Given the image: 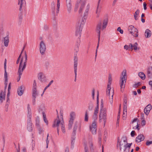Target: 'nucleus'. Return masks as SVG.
I'll return each instance as SVG.
<instances>
[{"label": "nucleus", "mask_w": 152, "mask_h": 152, "mask_svg": "<svg viewBox=\"0 0 152 152\" xmlns=\"http://www.w3.org/2000/svg\"><path fill=\"white\" fill-rule=\"evenodd\" d=\"M132 144V143H128L127 138L125 136H123L121 140L119 138H118L117 146L121 151L124 152H129Z\"/></svg>", "instance_id": "1"}, {"label": "nucleus", "mask_w": 152, "mask_h": 152, "mask_svg": "<svg viewBox=\"0 0 152 152\" xmlns=\"http://www.w3.org/2000/svg\"><path fill=\"white\" fill-rule=\"evenodd\" d=\"M107 23L108 20L106 18L103 20L102 23L101 21H100L99 22L96 26V31L98 34V43L97 46V48H98L99 45L100 34V31L103 30L105 29L107 26Z\"/></svg>", "instance_id": "2"}, {"label": "nucleus", "mask_w": 152, "mask_h": 152, "mask_svg": "<svg viewBox=\"0 0 152 152\" xmlns=\"http://www.w3.org/2000/svg\"><path fill=\"white\" fill-rule=\"evenodd\" d=\"M112 81V77L111 75H109L108 77V81L107 86V95L109 96V101L111 104L113 102V97L114 95V91L111 90V85Z\"/></svg>", "instance_id": "3"}, {"label": "nucleus", "mask_w": 152, "mask_h": 152, "mask_svg": "<svg viewBox=\"0 0 152 152\" xmlns=\"http://www.w3.org/2000/svg\"><path fill=\"white\" fill-rule=\"evenodd\" d=\"M85 16L86 14L85 13H84L83 18L81 20L79 21V25L77 26L76 27L75 35L76 36L78 37V39H79L78 40L80 39L79 38L81 36V31L85 24L86 22Z\"/></svg>", "instance_id": "4"}, {"label": "nucleus", "mask_w": 152, "mask_h": 152, "mask_svg": "<svg viewBox=\"0 0 152 152\" xmlns=\"http://www.w3.org/2000/svg\"><path fill=\"white\" fill-rule=\"evenodd\" d=\"M101 107L99 115V121L100 122H101L103 120L104 122V125L106 121V110L104 109L103 104L102 102L101 104Z\"/></svg>", "instance_id": "5"}, {"label": "nucleus", "mask_w": 152, "mask_h": 152, "mask_svg": "<svg viewBox=\"0 0 152 152\" xmlns=\"http://www.w3.org/2000/svg\"><path fill=\"white\" fill-rule=\"evenodd\" d=\"M127 78L126 71V70H124L122 72L121 76L120 77V80L121 81L120 83L121 91L123 92L124 91V89L125 87V83L126 81Z\"/></svg>", "instance_id": "6"}, {"label": "nucleus", "mask_w": 152, "mask_h": 152, "mask_svg": "<svg viewBox=\"0 0 152 152\" xmlns=\"http://www.w3.org/2000/svg\"><path fill=\"white\" fill-rule=\"evenodd\" d=\"M27 58H21L19 67V72L20 75H22V72L25 68Z\"/></svg>", "instance_id": "7"}, {"label": "nucleus", "mask_w": 152, "mask_h": 152, "mask_svg": "<svg viewBox=\"0 0 152 152\" xmlns=\"http://www.w3.org/2000/svg\"><path fill=\"white\" fill-rule=\"evenodd\" d=\"M77 127V123L74 124L73 131L71 138V148H74V144L75 139V135L76 134V130Z\"/></svg>", "instance_id": "8"}, {"label": "nucleus", "mask_w": 152, "mask_h": 152, "mask_svg": "<svg viewBox=\"0 0 152 152\" xmlns=\"http://www.w3.org/2000/svg\"><path fill=\"white\" fill-rule=\"evenodd\" d=\"M11 83H10L8 85L7 90V93L6 97V102L5 106V111L6 112H7L8 111V108L9 107V105L10 104V90L11 87Z\"/></svg>", "instance_id": "9"}, {"label": "nucleus", "mask_w": 152, "mask_h": 152, "mask_svg": "<svg viewBox=\"0 0 152 152\" xmlns=\"http://www.w3.org/2000/svg\"><path fill=\"white\" fill-rule=\"evenodd\" d=\"M75 113L73 111L71 112L70 113L69 120L68 124V129H72L73 121L75 118Z\"/></svg>", "instance_id": "10"}, {"label": "nucleus", "mask_w": 152, "mask_h": 152, "mask_svg": "<svg viewBox=\"0 0 152 152\" xmlns=\"http://www.w3.org/2000/svg\"><path fill=\"white\" fill-rule=\"evenodd\" d=\"M128 30L130 33L133 36L137 37L138 36V30L134 26H131L129 27Z\"/></svg>", "instance_id": "11"}, {"label": "nucleus", "mask_w": 152, "mask_h": 152, "mask_svg": "<svg viewBox=\"0 0 152 152\" xmlns=\"http://www.w3.org/2000/svg\"><path fill=\"white\" fill-rule=\"evenodd\" d=\"M90 129L93 134H95L96 133V122L94 121L91 125L90 126Z\"/></svg>", "instance_id": "12"}, {"label": "nucleus", "mask_w": 152, "mask_h": 152, "mask_svg": "<svg viewBox=\"0 0 152 152\" xmlns=\"http://www.w3.org/2000/svg\"><path fill=\"white\" fill-rule=\"evenodd\" d=\"M100 2L98 1L96 6V9L95 11V13L96 15V17L98 18L99 17L100 15V13L102 9V6L100 5Z\"/></svg>", "instance_id": "13"}, {"label": "nucleus", "mask_w": 152, "mask_h": 152, "mask_svg": "<svg viewBox=\"0 0 152 152\" xmlns=\"http://www.w3.org/2000/svg\"><path fill=\"white\" fill-rule=\"evenodd\" d=\"M46 49V46L45 44L43 41H42L39 44L40 52L41 54H44Z\"/></svg>", "instance_id": "14"}, {"label": "nucleus", "mask_w": 152, "mask_h": 152, "mask_svg": "<svg viewBox=\"0 0 152 152\" xmlns=\"http://www.w3.org/2000/svg\"><path fill=\"white\" fill-rule=\"evenodd\" d=\"M78 64V58H74V72L75 74V78L74 81L76 82V81L77 77V66Z\"/></svg>", "instance_id": "15"}, {"label": "nucleus", "mask_w": 152, "mask_h": 152, "mask_svg": "<svg viewBox=\"0 0 152 152\" xmlns=\"http://www.w3.org/2000/svg\"><path fill=\"white\" fill-rule=\"evenodd\" d=\"M80 39H79L78 40H77V42L75 46L74 49L75 51L74 57H76L77 56V53L79 51V47L80 46Z\"/></svg>", "instance_id": "16"}, {"label": "nucleus", "mask_w": 152, "mask_h": 152, "mask_svg": "<svg viewBox=\"0 0 152 152\" xmlns=\"http://www.w3.org/2000/svg\"><path fill=\"white\" fill-rule=\"evenodd\" d=\"M28 113L27 117L28 118L27 121H31V118L32 117V113L31 108L29 104L27 105Z\"/></svg>", "instance_id": "17"}, {"label": "nucleus", "mask_w": 152, "mask_h": 152, "mask_svg": "<svg viewBox=\"0 0 152 152\" xmlns=\"http://www.w3.org/2000/svg\"><path fill=\"white\" fill-rule=\"evenodd\" d=\"M38 79L42 82H45L46 81V77L42 72H40L38 75Z\"/></svg>", "instance_id": "18"}, {"label": "nucleus", "mask_w": 152, "mask_h": 152, "mask_svg": "<svg viewBox=\"0 0 152 152\" xmlns=\"http://www.w3.org/2000/svg\"><path fill=\"white\" fill-rule=\"evenodd\" d=\"M145 138V137L143 134H140L136 137L135 142H140L143 141Z\"/></svg>", "instance_id": "19"}, {"label": "nucleus", "mask_w": 152, "mask_h": 152, "mask_svg": "<svg viewBox=\"0 0 152 152\" xmlns=\"http://www.w3.org/2000/svg\"><path fill=\"white\" fill-rule=\"evenodd\" d=\"M152 109V106L151 104H149L144 108V112L146 115H148L150 111Z\"/></svg>", "instance_id": "20"}, {"label": "nucleus", "mask_w": 152, "mask_h": 152, "mask_svg": "<svg viewBox=\"0 0 152 152\" xmlns=\"http://www.w3.org/2000/svg\"><path fill=\"white\" fill-rule=\"evenodd\" d=\"M2 41H4L5 46L6 47L8 46L9 42V35L7 34L5 37H3Z\"/></svg>", "instance_id": "21"}, {"label": "nucleus", "mask_w": 152, "mask_h": 152, "mask_svg": "<svg viewBox=\"0 0 152 152\" xmlns=\"http://www.w3.org/2000/svg\"><path fill=\"white\" fill-rule=\"evenodd\" d=\"M6 94L5 92H3V91L1 92L0 94V103H2L5 100Z\"/></svg>", "instance_id": "22"}, {"label": "nucleus", "mask_w": 152, "mask_h": 152, "mask_svg": "<svg viewBox=\"0 0 152 152\" xmlns=\"http://www.w3.org/2000/svg\"><path fill=\"white\" fill-rule=\"evenodd\" d=\"M24 91V87L23 86H21L18 88L17 90V93L19 96H21L23 93Z\"/></svg>", "instance_id": "23"}, {"label": "nucleus", "mask_w": 152, "mask_h": 152, "mask_svg": "<svg viewBox=\"0 0 152 152\" xmlns=\"http://www.w3.org/2000/svg\"><path fill=\"white\" fill-rule=\"evenodd\" d=\"M18 4L20 5L19 10L21 11L22 10V7H24L26 4L25 0H18Z\"/></svg>", "instance_id": "24"}, {"label": "nucleus", "mask_w": 152, "mask_h": 152, "mask_svg": "<svg viewBox=\"0 0 152 152\" xmlns=\"http://www.w3.org/2000/svg\"><path fill=\"white\" fill-rule=\"evenodd\" d=\"M129 49L132 50L133 49L134 50H137L138 48H137V42H135L134 45L132 44H130L129 45Z\"/></svg>", "instance_id": "25"}, {"label": "nucleus", "mask_w": 152, "mask_h": 152, "mask_svg": "<svg viewBox=\"0 0 152 152\" xmlns=\"http://www.w3.org/2000/svg\"><path fill=\"white\" fill-rule=\"evenodd\" d=\"M32 123L31 121H27V129L29 132H31L33 130Z\"/></svg>", "instance_id": "26"}, {"label": "nucleus", "mask_w": 152, "mask_h": 152, "mask_svg": "<svg viewBox=\"0 0 152 152\" xmlns=\"http://www.w3.org/2000/svg\"><path fill=\"white\" fill-rule=\"evenodd\" d=\"M61 121L60 120L57 119V121H56V120L54 121V124L52 126L53 127H54L56 126L57 127V129H60V124Z\"/></svg>", "instance_id": "27"}, {"label": "nucleus", "mask_w": 152, "mask_h": 152, "mask_svg": "<svg viewBox=\"0 0 152 152\" xmlns=\"http://www.w3.org/2000/svg\"><path fill=\"white\" fill-rule=\"evenodd\" d=\"M67 8L69 12L70 13L72 9V5L70 3V0H66Z\"/></svg>", "instance_id": "28"}, {"label": "nucleus", "mask_w": 152, "mask_h": 152, "mask_svg": "<svg viewBox=\"0 0 152 152\" xmlns=\"http://www.w3.org/2000/svg\"><path fill=\"white\" fill-rule=\"evenodd\" d=\"M151 35V32L148 29H146L145 33V36L146 38H149Z\"/></svg>", "instance_id": "29"}, {"label": "nucleus", "mask_w": 152, "mask_h": 152, "mask_svg": "<svg viewBox=\"0 0 152 152\" xmlns=\"http://www.w3.org/2000/svg\"><path fill=\"white\" fill-rule=\"evenodd\" d=\"M85 4L86 0H84V1H83L82 3L81 4V6L79 10V14H80L82 13L83 10L84 9L85 7Z\"/></svg>", "instance_id": "30"}, {"label": "nucleus", "mask_w": 152, "mask_h": 152, "mask_svg": "<svg viewBox=\"0 0 152 152\" xmlns=\"http://www.w3.org/2000/svg\"><path fill=\"white\" fill-rule=\"evenodd\" d=\"M84 0H77V2L75 4V7L74 8V11L76 12L78 9L79 7V4L80 3L81 4L82 3V1Z\"/></svg>", "instance_id": "31"}, {"label": "nucleus", "mask_w": 152, "mask_h": 152, "mask_svg": "<svg viewBox=\"0 0 152 152\" xmlns=\"http://www.w3.org/2000/svg\"><path fill=\"white\" fill-rule=\"evenodd\" d=\"M55 4L54 2H53L51 4V9L52 11V13L53 14L54 16H55Z\"/></svg>", "instance_id": "32"}, {"label": "nucleus", "mask_w": 152, "mask_h": 152, "mask_svg": "<svg viewBox=\"0 0 152 152\" xmlns=\"http://www.w3.org/2000/svg\"><path fill=\"white\" fill-rule=\"evenodd\" d=\"M45 106L43 105H40L39 107L38 111L39 113L42 112L43 115V112L45 113Z\"/></svg>", "instance_id": "33"}, {"label": "nucleus", "mask_w": 152, "mask_h": 152, "mask_svg": "<svg viewBox=\"0 0 152 152\" xmlns=\"http://www.w3.org/2000/svg\"><path fill=\"white\" fill-rule=\"evenodd\" d=\"M37 129L38 131L39 134H44V130L40 126H38L37 127Z\"/></svg>", "instance_id": "34"}, {"label": "nucleus", "mask_w": 152, "mask_h": 152, "mask_svg": "<svg viewBox=\"0 0 152 152\" xmlns=\"http://www.w3.org/2000/svg\"><path fill=\"white\" fill-rule=\"evenodd\" d=\"M25 46L23 47V49L21 52V53L20 55H19L18 57H21V56H22V57H24H24H27V55L26 53V51H25L24 52H23V50L24 49Z\"/></svg>", "instance_id": "35"}, {"label": "nucleus", "mask_w": 152, "mask_h": 152, "mask_svg": "<svg viewBox=\"0 0 152 152\" xmlns=\"http://www.w3.org/2000/svg\"><path fill=\"white\" fill-rule=\"evenodd\" d=\"M97 106L95 108L94 112V113L96 114H97L99 112V101L98 96H97Z\"/></svg>", "instance_id": "36"}, {"label": "nucleus", "mask_w": 152, "mask_h": 152, "mask_svg": "<svg viewBox=\"0 0 152 152\" xmlns=\"http://www.w3.org/2000/svg\"><path fill=\"white\" fill-rule=\"evenodd\" d=\"M140 13V10H139L137 9L136 10V11L135 12L134 15V19L136 20H138L137 17L139 15Z\"/></svg>", "instance_id": "37"}, {"label": "nucleus", "mask_w": 152, "mask_h": 152, "mask_svg": "<svg viewBox=\"0 0 152 152\" xmlns=\"http://www.w3.org/2000/svg\"><path fill=\"white\" fill-rule=\"evenodd\" d=\"M56 9V14L57 15L58 14L59 12V8L60 6V0H57V5Z\"/></svg>", "instance_id": "38"}, {"label": "nucleus", "mask_w": 152, "mask_h": 152, "mask_svg": "<svg viewBox=\"0 0 152 152\" xmlns=\"http://www.w3.org/2000/svg\"><path fill=\"white\" fill-rule=\"evenodd\" d=\"M37 95V89H32V96L33 98H36Z\"/></svg>", "instance_id": "39"}, {"label": "nucleus", "mask_w": 152, "mask_h": 152, "mask_svg": "<svg viewBox=\"0 0 152 152\" xmlns=\"http://www.w3.org/2000/svg\"><path fill=\"white\" fill-rule=\"evenodd\" d=\"M139 76L142 80H144L145 78V74L142 72H140L138 74Z\"/></svg>", "instance_id": "40"}, {"label": "nucleus", "mask_w": 152, "mask_h": 152, "mask_svg": "<svg viewBox=\"0 0 152 152\" xmlns=\"http://www.w3.org/2000/svg\"><path fill=\"white\" fill-rule=\"evenodd\" d=\"M61 130L62 131V132L64 133L65 132V129L64 125V121L61 122Z\"/></svg>", "instance_id": "41"}, {"label": "nucleus", "mask_w": 152, "mask_h": 152, "mask_svg": "<svg viewBox=\"0 0 152 152\" xmlns=\"http://www.w3.org/2000/svg\"><path fill=\"white\" fill-rule=\"evenodd\" d=\"M36 126L37 127L40 126L39 125V118L38 116H37L35 119Z\"/></svg>", "instance_id": "42"}, {"label": "nucleus", "mask_w": 152, "mask_h": 152, "mask_svg": "<svg viewBox=\"0 0 152 152\" xmlns=\"http://www.w3.org/2000/svg\"><path fill=\"white\" fill-rule=\"evenodd\" d=\"M42 115L44 121L46 123V125H48V120L46 119V116L45 113L43 112V115Z\"/></svg>", "instance_id": "43"}, {"label": "nucleus", "mask_w": 152, "mask_h": 152, "mask_svg": "<svg viewBox=\"0 0 152 152\" xmlns=\"http://www.w3.org/2000/svg\"><path fill=\"white\" fill-rule=\"evenodd\" d=\"M93 107V104L91 102H89L88 104V107L89 110H91Z\"/></svg>", "instance_id": "44"}, {"label": "nucleus", "mask_w": 152, "mask_h": 152, "mask_svg": "<svg viewBox=\"0 0 152 152\" xmlns=\"http://www.w3.org/2000/svg\"><path fill=\"white\" fill-rule=\"evenodd\" d=\"M127 104H124L123 111L124 115L125 114V112L126 113L127 112Z\"/></svg>", "instance_id": "45"}, {"label": "nucleus", "mask_w": 152, "mask_h": 152, "mask_svg": "<svg viewBox=\"0 0 152 152\" xmlns=\"http://www.w3.org/2000/svg\"><path fill=\"white\" fill-rule=\"evenodd\" d=\"M53 80H51L49 83L48 85L45 88L44 90V91H45V90L47 89L51 85V84L53 83Z\"/></svg>", "instance_id": "46"}, {"label": "nucleus", "mask_w": 152, "mask_h": 152, "mask_svg": "<svg viewBox=\"0 0 152 152\" xmlns=\"http://www.w3.org/2000/svg\"><path fill=\"white\" fill-rule=\"evenodd\" d=\"M4 78L5 79L4 82L7 83L8 82V78L7 76V72H4Z\"/></svg>", "instance_id": "47"}, {"label": "nucleus", "mask_w": 152, "mask_h": 152, "mask_svg": "<svg viewBox=\"0 0 152 152\" xmlns=\"http://www.w3.org/2000/svg\"><path fill=\"white\" fill-rule=\"evenodd\" d=\"M148 74L152 75V66L149 67L148 69Z\"/></svg>", "instance_id": "48"}, {"label": "nucleus", "mask_w": 152, "mask_h": 152, "mask_svg": "<svg viewBox=\"0 0 152 152\" xmlns=\"http://www.w3.org/2000/svg\"><path fill=\"white\" fill-rule=\"evenodd\" d=\"M32 89H37V83L35 80L34 81Z\"/></svg>", "instance_id": "49"}, {"label": "nucleus", "mask_w": 152, "mask_h": 152, "mask_svg": "<svg viewBox=\"0 0 152 152\" xmlns=\"http://www.w3.org/2000/svg\"><path fill=\"white\" fill-rule=\"evenodd\" d=\"M89 146L91 149H93V144L92 142V138L90 139V141L89 142Z\"/></svg>", "instance_id": "50"}, {"label": "nucleus", "mask_w": 152, "mask_h": 152, "mask_svg": "<svg viewBox=\"0 0 152 152\" xmlns=\"http://www.w3.org/2000/svg\"><path fill=\"white\" fill-rule=\"evenodd\" d=\"M141 85L140 82H138L137 83H135L133 86L135 88H137L139 86Z\"/></svg>", "instance_id": "51"}, {"label": "nucleus", "mask_w": 152, "mask_h": 152, "mask_svg": "<svg viewBox=\"0 0 152 152\" xmlns=\"http://www.w3.org/2000/svg\"><path fill=\"white\" fill-rule=\"evenodd\" d=\"M117 31H119L120 33L121 34H123V31L122 29H121L120 27H118V28Z\"/></svg>", "instance_id": "52"}, {"label": "nucleus", "mask_w": 152, "mask_h": 152, "mask_svg": "<svg viewBox=\"0 0 152 152\" xmlns=\"http://www.w3.org/2000/svg\"><path fill=\"white\" fill-rule=\"evenodd\" d=\"M93 118L94 120V121H96V120L97 119V114L94 113V115L93 116Z\"/></svg>", "instance_id": "53"}, {"label": "nucleus", "mask_w": 152, "mask_h": 152, "mask_svg": "<svg viewBox=\"0 0 152 152\" xmlns=\"http://www.w3.org/2000/svg\"><path fill=\"white\" fill-rule=\"evenodd\" d=\"M152 144V141H147L146 143V144L147 146H149Z\"/></svg>", "instance_id": "54"}, {"label": "nucleus", "mask_w": 152, "mask_h": 152, "mask_svg": "<svg viewBox=\"0 0 152 152\" xmlns=\"http://www.w3.org/2000/svg\"><path fill=\"white\" fill-rule=\"evenodd\" d=\"M6 63L7 62L4 61V72H5L6 71Z\"/></svg>", "instance_id": "55"}, {"label": "nucleus", "mask_w": 152, "mask_h": 152, "mask_svg": "<svg viewBox=\"0 0 152 152\" xmlns=\"http://www.w3.org/2000/svg\"><path fill=\"white\" fill-rule=\"evenodd\" d=\"M139 125L137 123V125L135 127H134L133 128L137 129L138 130H140V128H139Z\"/></svg>", "instance_id": "56"}, {"label": "nucleus", "mask_w": 152, "mask_h": 152, "mask_svg": "<svg viewBox=\"0 0 152 152\" xmlns=\"http://www.w3.org/2000/svg\"><path fill=\"white\" fill-rule=\"evenodd\" d=\"M124 49H126V50H127L129 49V46L128 45H125L124 46Z\"/></svg>", "instance_id": "57"}, {"label": "nucleus", "mask_w": 152, "mask_h": 152, "mask_svg": "<svg viewBox=\"0 0 152 152\" xmlns=\"http://www.w3.org/2000/svg\"><path fill=\"white\" fill-rule=\"evenodd\" d=\"M135 131H132L131 135L132 137H134L135 135Z\"/></svg>", "instance_id": "58"}, {"label": "nucleus", "mask_w": 152, "mask_h": 152, "mask_svg": "<svg viewBox=\"0 0 152 152\" xmlns=\"http://www.w3.org/2000/svg\"><path fill=\"white\" fill-rule=\"evenodd\" d=\"M146 4L145 2H144L143 3V7H144V8L145 10H146L147 9V7H146Z\"/></svg>", "instance_id": "59"}, {"label": "nucleus", "mask_w": 152, "mask_h": 152, "mask_svg": "<svg viewBox=\"0 0 152 152\" xmlns=\"http://www.w3.org/2000/svg\"><path fill=\"white\" fill-rule=\"evenodd\" d=\"M141 124L142 126L145 125V121L144 120H142V121Z\"/></svg>", "instance_id": "60"}, {"label": "nucleus", "mask_w": 152, "mask_h": 152, "mask_svg": "<svg viewBox=\"0 0 152 152\" xmlns=\"http://www.w3.org/2000/svg\"><path fill=\"white\" fill-rule=\"evenodd\" d=\"M19 69H18V74L19 75V76H18V78H19V79L18 80H17V81L18 82L19 81L20 79V78L21 77V76L22 75H20V73H19Z\"/></svg>", "instance_id": "61"}, {"label": "nucleus", "mask_w": 152, "mask_h": 152, "mask_svg": "<svg viewBox=\"0 0 152 152\" xmlns=\"http://www.w3.org/2000/svg\"><path fill=\"white\" fill-rule=\"evenodd\" d=\"M65 152H69V148L68 147H66V148Z\"/></svg>", "instance_id": "62"}, {"label": "nucleus", "mask_w": 152, "mask_h": 152, "mask_svg": "<svg viewBox=\"0 0 152 152\" xmlns=\"http://www.w3.org/2000/svg\"><path fill=\"white\" fill-rule=\"evenodd\" d=\"M19 18L20 20H21L22 19V14H20L19 15Z\"/></svg>", "instance_id": "63"}, {"label": "nucleus", "mask_w": 152, "mask_h": 152, "mask_svg": "<svg viewBox=\"0 0 152 152\" xmlns=\"http://www.w3.org/2000/svg\"><path fill=\"white\" fill-rule=\"evenodd\" d=\"M22 151L23 152H26V149L25 147H23L22 148Z\"/></svg>", "instance_id": "64"}]
</instances>
